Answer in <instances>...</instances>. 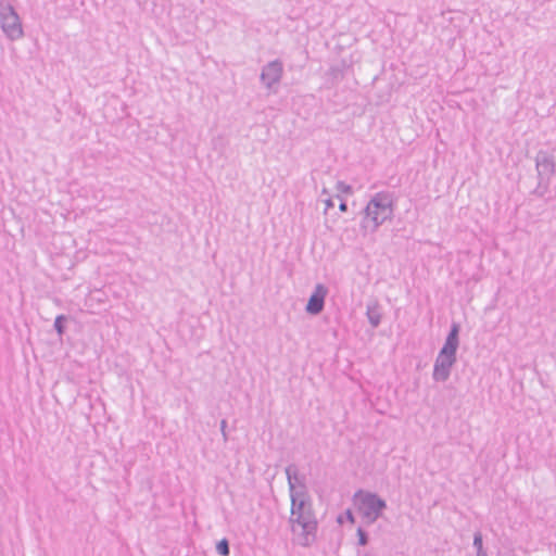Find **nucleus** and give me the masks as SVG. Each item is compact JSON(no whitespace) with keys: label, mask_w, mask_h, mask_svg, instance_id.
Here are the masks:
<instances>
[{"label":"nucleus","mask_w":556,"mask_h":556,"mask_svg":"<svg viewBox=\"0 0 556 556\" xmlns=\"http://www.w3.org/2000/svg\"><path fill=\"white\" fill-rule=\"evenodd\" d=\"M285 471L291 501L289 523L294 525L303 521H318L312 498L304 484V478H299L298 467L294 464H291L286 467Z\"/></svg>","instance_id":"f257e3e1"},{"label":"nucleus","mask_w":556,"mask_h":556,"mask_svg":"<svg viewBox=\"0 0 556 556\" xmlns=\"http://www.w3.org/2000/svg\"><path fill=\"white\" fill-rule=\"evenodd\" d=\"M459 324L453 323L445 342L435 358L432 378L437 382H445L451 376L452 367L457 361L456 353L459 345Z\"/></svg>","instance_id":"f03ea898"},{"label":"nucleus","mask_w":556,"mask_h":556,"mask_svg":"<svg viewBox=\"0 0 556 556\" xmlns=\"http://www.w3.org/2000/svg\"><path fill=\"white\" fill-rule=\"evenodd\" d=\"M365 217L362 222L363 228L376 231L380 225L393 216V197L389 192H378L367 203Z\"/></svg>","instance_id":"7ed1b4c3"},{"label":"nucleus","mask_w":556,"mask_h":556,"mask_svg":"<svg viewBox=\"0 0 556 556\" xmlns=\"http://www.w3.org/2000/svg\"><path fill=\"white\" fill-rule=\"evenodd\" d=\"M354 497L357 500V508L366 526L372 525L387 508L386 501L376 493L359 490Z\"/></svg>","instance_id":"20e7f679"},{"label":"nucleus","mask_w":556,"mask_h":556,"mask_svg":"<svg viewBox=\"0 0 556 556\" xmlns=\"http://www.w3.org/2000/svg\"><path fill=\"white\" fill-rule=\"evenodd\" d=\"M0 25L8 39L14 41L24 36L20 15L12 4L0 1Z\"/></svg>","instance_id":"39448f33"},{"label":"nucleus","mask_w":556,"mask_h":556,"mask_svg":"<svg viewBox=\"0 0 556 556\" xmlns=\"http://www.w3.org/2000/svg\"><path fill=\"white\" fill-rule=\"evenodd\" d=\"M290 529L295 542L303 547L313 545L317 540L318 521L290 525Z\"/></svg>","instance_id":"423d86ee"},{"label":"nucleus","mask_w":556,"mask_h":556,"mask_svg":"<svg viewBox=\"0 0 556 556\" xmlns=\"http://www.w3.org/2000/svg\"><path fill=\"white\" fill-rule=\"evenodd\" d=\"M282 74V62L280 60H274L263 66L260 79L267 89H271L274 85L279 84Z\"/></svg>","instance_id":"0eeeda50"},{"label":"nucleus","mask_w":556,"mask_h":556,"mask_svg":"<svg viewBox=\"0 0 556 556\" xmlns=\"http://www.w3.org/2000/svg\"><path fill=\"white\" fill-rule=\"evenodd\" d=\"M538 178L549 180L556 172L554 156L544 150H540L535 156Z\"/></svg>","instance_id":"6e6552de"},{"label":"nucleus","mask_w":556,"mask_h":556,"mask_svg":"<svg viewBox=\"0 0 556 556\" xmlns=\"http://www.w3.org/2000/svg\"><path fill=\"white\" fill-rule=\"evenodd\" d=\"M327 293L328 290L324 285H316L313 293L308 299L305 311L311 315L319 314L324 309Z\"/></svg>","instance_id":"1a4fd4ad"},{"label":"nucleus","mask_w":556,"mask_h":556,"mask_svg":"<svg viewBox=\"0 0 556 556\" xmlns=\"http://www.w3.org/2000/svg\"><path fill=\"white\" fill-rule=\"evenodd\" d=\"M366 316L372 328H377L381 323V307L377 300H372L367 303Z\"/></svg>","instance_id":"9d476101"},{"label":"nucleus","mask_w":556,"mask_h":556,"mask_svg":"<svg viewBox=\"0 0 556 556\" xmlns=\"http://www.w3.org/2000/svg\"><path fill=\"white\" fill-rule=\"evenodd\" d=\"M473 547L477 551L476 556H488L486 552L483 549L482 534L480 531L473 534Z\"/></svg>","instance_id":"9b49d317"},{"label":"nucleus","mask_w":556,"mask_h":556,"mask_svg":"<svg viewBox=\"0 0 556 556\" xmlns=\"http://www.w3.org/2000/svg\"><path fill=\"white\" fill-rule=\"evenodd\" d=\"M549 180L539 178L536 188L533 190V194L542 198L548 191Z\"/></svg>","instance_id":"f8f14e48"},{"label":"nucleus","mask_w":556,"mask_h":556,"mask_svg":"<svg viewBox=\"0 0 556 556\" xmlns=\"http://www.w3.org/2000/svg\"><path fill=\"white\" fill-rule=\"evenodd\" d=\"M66 319L67 317L65 315H59L54 320L53 327L59 336H62L65 331L64 323L66 321Z\"/></svg>","instance_id":"ddd939ff"},{"label":"nucleus","mask_w":556,"mask_h":556,"mask_svg":"<svg viewBox=\"0 0 556 556\" xmlns=\"http://www.w3.org/2000/svg\"><path fill=\"white\" fill-rule=\"evenodd\" d=\"M216 551L219 555L222 556H228L230 554V547H229V542L227 539H223L220 540L217 544H216Z\"/></svg>","instance_id":"4468645a"},{"label":"nucleus","mask_w":556,"mask_h":556,"mask_svg":"<svg viewBox=\"0 0 556 556\" xmlns=\"http://www.w3.org/2000/svg\"><path fill=\"white\" fill-rule=\"evenodd\" d=\"M358 545L365 546L368 543V535L362 528L357 529Z\"/></svg>","instance_id":"2eb2a0df"},{"label":"nucleus","mask_w":556,"mask_h":556,"mask_svg":"<svg viewBox=\"0 0 556 556\" xmlns=\"http://www.w3.org/2000/svg\"><path fill=\"white\" fill-rule=\"evenodd\" d=\"M337 190L340 191V192H344V193H351L352 192V187L350 185H346L343 181H338L337 182Z\"/></svg>","instance_id":"dca6fc26"},{"label":"nucleus","mask_w":556,"mask_h":556,"mask_svg":"<svg viewBox=\"0 0 556 556\" xmlns=\"http://www.w3.org/2000/svg\"><path fill=\"white\" fill-rule=\"evenodd\" d=\"M226 428H227V421L225 419H223L220 421V432H222L224 442H227V440H228V434H227Z\"/></svg>","instance_id":"f3484780"},{"label":"nucleus","mask_w":556,"mask_h":556,"mask_svg":"<svg viewBox=\"0 0 556 556\" xmlns=\"http://www.w3.org/2000/svg\"><path fill=\"white\" fill-rule=\"evenodd\" d=\"M344 518H346L348 521L350 522H354L355 521V518H354V515L352 513L351 509H348L345 513H344Z\"/></svg>","instance_id":"a211bd4d"},{"label":"nucleus","mask_w":556,"mask_h":556,"mask_svg":"<svg viewBox=\"0 0 556 556\" xmlns=\"http://www.w3.org/2000/svg\"><path fill=\"white\" fill-rule=\"evenodd\" d=\"M325 205H326V210H325V211H327V210H329L330 207H333V206H334V203H333V201H332V199H331V198H328V199H326V200H325Z\"/></svg>","instance_id":"6ab92c4d"},{"label":"nucleus","mask_w":556,"mask_h":556,"mask_svg":"<svg viewBox=\"0 0 556 556\" xmlns=\"http://www.w3.org/2000/svg\"><path fill=\"white\" fill-rule=\"evenodd\" d=\"M339 210H340L341 212H346V211H348V204H346V202L341 201V203L339 204Z\"/></svg>","instance_id":"aec40b11"},{"label":"nucleus","mask_w":556,"mask_h":556,"mask_svg":"<svg viewBox=\"0 0 556 556\" xmlns=\"http://www.w3.org/2000/svg\"><path fill=\"white\" fill-rule=\"evenodd\" d=\"M337 521H338L339 523H343V517H342V516H339Z\"/></svg>","instance_id":"412c9836"},{"label":"nucleus","mask_w":556,"mask_h":556,"mask_svg":"<svg viewBox=\"0 0 556 556\" xmlns=\"http://www.w3.org/2000/svg\"><path fill=\"white\" fill-rule=\"evenodd\" d=\"M327 193H328L327 189H323V194H327Z\"/></svg>","instance_id":"4be33fe9"}]
</instances>
